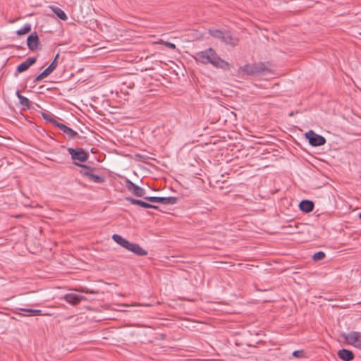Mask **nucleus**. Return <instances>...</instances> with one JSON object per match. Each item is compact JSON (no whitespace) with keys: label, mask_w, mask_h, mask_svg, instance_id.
<instances>
[{"label":"nucleus","mask_w":361,"mask_h":361,"mask_svg":"<svg viewBox=\"0 0 361 361\" xmlns=\"http://www.w3.org/2000/svg\"><path fill=\"white\" fill-rule=\"evenodd\" d=\"M195 59L202 64H211L215 68L224 70L229 66V63L221 59L212 48L198 51Z\"/></svg>","instance_id":"f257e3e1"},{"label":"nucleus","mask_w":361,"mask_h":361,"mask_svg":"<svg viewBox=\"0 0 361 361\" xmlns=\"http://www.w3.org/2000/svg\"><path fill=\"white\" fill-rule=\"evenodd\" d=\"M68 154L71 155L73 164L77 166L84 169L87 168V165L83 164L82 163L88 159V152L82 148L77 147L73 148L69 147L67 149Z\"/></svg>","instance_id":"f03ea898"},{"label":"nucleus","mask_w":361,"mask_h":361,"mask_svg":"<svg viewBox=\"0 0 361 361\" xmlns=\"http://www.w3.org/2000/svg\"><path fill=\"white\" fill-rule=\"evenodd\" d=\"M95 170L94 167L87 166L84 169H80L79 173L82 176L92 183H103L105 182V178L102 175L95 174L93 171Z\"/></svg>","instance_id":"7ed1b4c3"},{"label":"nucleus","mask_w":361,"mask_h":361,"mask_svg":"<svg viewBox=\"0 0 361 361\" xmlns=\"http://www.w3.org/2000/svg\"><path fill=\"white\" fill-rule=\"evenodd\" d=\"M208 32L212 37L219 39L227 44H231L232 46H235L236 44L233 40L232 35L229 31L209 29Z\"/></svg>","instance_id":"20e7f679"},{"label":"nucleus","mask_w":361,"mask_h":361,"mask_svg":"<svg viewBox=\"0 0 361 361\" xmlns=\"http://www.w3.org/2000/svg\"><path fill=\"white\" fill-rule=\"evenodd\" d=\"M343 338L347 344L361 350V332L352 331L348 334H343Z\"/></svg>","instance_id":"39448f33"},{"label":"nucleus","mask_w":361,"mask_h":361,"mask_svg":"<svg viewBox=\"0 0 361 361\" xmlns=\"http://www.w3.org/2000/svg\"><path fill=\"white\" fill-rule=\"evenodd\" d=\"M240 72L246 75H256L264 71V65L260 64H245L240 67Z\"/></svg>","instance_id":"423d86ee"},{"label":"nucleus","mask_w":361,"mask_h":361,"mask_svg":"<svg viewBox=\"0 0 361 361\" xmlns=\"http://www.w3.org/2000/svg\"><path fill=\"white\" fill-rule=\"evenodd\" d=\"M305 137L309 144L312 147H319L326 143V139L324 136L315 133L312 130H310L305 133Z\"/></svg>","instance_id":"0eeeda50"},{"label":"nucleus","mask_w":361,"mask_h":361,"mask_svg":"<svg viewBox=\"0 0 361 361\" xmlns=\"http://www.w3.org/2000/svg\"><path fill=\"white\" fill-rule=\"evenodd\" d=\"M145 200L151 202H159L164 204H174L177 202V197H157V196H147L145 197Z\"/></svg>","instance_id":"6e6552de"},{"label":"nucleus","mask_w":361,"mask_h":361,"mask_svg":"<svg viewBox=\"0 0 361 361\" xmlns=\"http://www.w3.org/2000/svg\"><path fill=\"white\" fill-rule=\"evenodd\" d=\"M126 186L129 191L137 197H144L145 195V190L144 188L136 185L129 179L126 180Z\"/></svg>","instance_id":"1a4fd4ad"},{"label":"nucleus","mask_w":361,"mask_h":361,"mask_svg":"<svg viewBox=\"0 0 361 361\" xmlns=\"http://www.w3.org/2000/svg\"><path fill=\"white\" fill-rule=\"evenodd\" d=\"M125 248L137 256H145L147 254V251L145 250L140 245L130 241L128 242Z\"/></svg>","instance_id":"9d476101"},{"label":"nucleus","mask_w":361,"mask_h":361,"mask_svg":"<svg viewBox=\"0 0 361 361\" xmlns=\"http://www.w3.org/2000/svg\"><path fill=\"white\" fill-rule=\"evenodd\" d=\"M36 57L27 58L24 61L20 63L16 68L18 73L27 71L32 65L36 62Z\"/></svg>","instance_id":"9b49d317"},{"label":"nucleus","mask_w":361,"mask_h":361,"mask_svg":"<svg viewBox=\"0 0 361 361\" xmlns=\"http://www.w3.org/2000/svg\"><path fill=\"white\" fill-rule=\"evenodd\" d=\"M39 37L36 32L31 33L27 38V46L30 51H35L37 48Z\"/></svg>","instance_id":"f8f14e48"},{"label":"nucleus","mask_w":361,"mask_h":361,"mask_svg":"<svg viewBox=\"0 0 361 361\" xmlns=\"http://www.w3.org/2000/svg\"><path fill=\"white\" fill-rule=\"evenodd\" d=\"M126 200L132 204H136L143 208H152V209H157L158 207L154 204H151L149 203H147L146 202H144L141 200L134 199L133 197H126Z\"/></svg>","instance_id":"ddd939ff"},{"label":"nucleus","mask_w":361,"mask_h":361,"mask_svg":"<svg viewBox=\"0 0 361 361\" xmlns=\"http://www.w3.org/2000/svg\"><path fill=\"white\" fill-rule=\"evenodd\" d=\"M338 357L343 361H350L354 358V354L350 350L340 349L337 353Z\"/></svg>","instance_id":"4468645a"},{"label":"nucleus","mask_w":361,"mask_h":361,"mask_svg":"<svg viewBox=\"0 0 361 361\" xmlns=\"http://www.w3.org/2000/svg\"><path fill=\"white\" fill-rule=\"evenodd\" d=\"M63 298L67 302L71 305H75L82 300H85L83 296L75 293L66 294Z\"/></svg>","instance_id":"2eb2a0df"},{"label":"nucleus","mask_w":361,"mask_h":361,"mask_svg":"<svg viewBox=\"0 0 361 361\" xmlns=\"http://www.w3.org/2000/svg\"><path fill=\"white\" fill-rule=\"evenodd\" d=\"M299 209L301 212L308 213L313 210L314 209V203L312 200H302L299 203Z\"/></svg>","instance_id":"dca6fc26"},{"label":"nucleus","mask_w":361,"mask_h":361,"mask_svg":"<svg viewBox=\"0 0 361 361\" xmlns=\"http://www.w3.org/2000/svg\"><path fill=\"white\" fill-rule=\"evenodd\" d=\"M60 130L68 137V139H73L75 137L78 133L73 129L66 126L65 124L62 126Z\"/></svg>","instance_id":"f3484780"},{"label":"nucleus","mask_w":361,"mask_h":361,"mask_svg":"<svg viewBox=\"0 0 361 361\" xmlns=\"http://www.w3.org/2000/svg\"><path fill=\"white\" fill-rule=\"evenodd\" d=\"M112 239L117 244L120 245L121 246H122L124 248L126 247V246L128 242V240H127L126 239L123 238L121 235H120L119 234H116V233L112 235Z\"/></svg>","instance_id":"a211bd4d"},{"label":"nucleus","mask_w":361,"mask_h":361,"mask_svg":"<svg viewBox=\"0 0 361 361\" xmlns=\"http://www.w3.org/2000/svg\"><path fill=\"white\" fill-rule=\"evenodd\" d=\"M52 11L56 14V16L60 18L61 20H66L67 19V16L65 12L57 6L51 7Z\"/></svg>","instance_id":"6ab92c4d"},{"label":"nucleus","mask_w":361,"mask_h":361,"mask_svg":"<svg viewBox=\"0 0 361 361\" xmlns=\"http://www.w3.org/2000/svg\"><path fill=\"white\" fill-rule=\"evenodd\" d=\"M18 100L22 109H29L30 108V101L27 97L23 95Z\"/></svg>","instance_id":"aec40b11"},{"label":"nucleus","mask_w":361,"mask_h":361,"mask_svg":"<svg viewBox=\"0 0 361 361\" xmlns=\"http://www.w3.org/2000/svg\"><path fill=\"white\" fill-rule=\"evenodd\" d=\"M19 310L28 313V316L42 315V310L30 308H19Z\"/></svg>","instance_id":"412c9836"},{"label":"nucleus","mask_w":361,"mask_h":361,"mask_svg":"<svg viewBox=\"0 0 361 361\" xmlns=\"http://www.w3.org/2000/svg\"><path fill=\"white\" fill-rule=\"evenodd\" d=\"M30 30H31V25L30 23H25L21 28L18 29L16 31V34L18 35H25V34L27 33L28 32H30Z\"/></svg>","instance_id":"4be33fe9"},{"label":"nucleus","mask_w":361,"mask_h":361,"mask_svg":"<svg viewBox=\"0 0 361 361\" xmlns=\"http://www.w3.org/2000/svg\"><path fill=\"white\" fill-rule=\"evenodd\" d=\"M53 71L52 66H47L41 73H39V75H41V78H45Z\"/></svg>","instance_id":"5701e85b"},{"label":"nucleus","mask_w":361,"mask_h":361,"mask_svg":"<svg viewBox=\"0 0 361 361\" xmlns=\"http://www.w3.org/2000/svg\"><path fill=\"white\" fill-rule=\"evenodd\" d=\"M325 257V253L323 251H318L312 255L314 260H320Z\"/></svg>","instance_id":"b1692460"},{"label":"nucleus","mask_w":361,"mask_h":361,"mask_svg":"<svg viewBox=\"0 0 361 361\" xmlns=\"http://www.w3.org/2000/svg\"><path fill=\"white\" fill-rule=\"evenodd\" d=\"M59 56V53H57L55 56V57L54 58L53 61L51 62V63L48 66H52V70L54 71L57 66H58V62H57V59Z\"/></svg>","instance_id":"393cba45"},{"label":"nucleus","mask_w":361,"mask_h":361,"mask_svg":"<svg viewBox=\"0 0 361 361\" xmlns=\"http://www.w3.org/2000/svg\"><path fill=\"white\" fill-rule=\"evenodd\" d=\"M292 355L295 357H304V351L302 350H294Z\"/></svg>","instance_id":"a878e982"},{"label":"nucleus","mask_w":361,"mask_h":361,"mask_svg":"<svg viewBox=\"0 0 361 361\" xmlns=\"http://www.w3.org/2000/svg\"><path fill=\"white\" fill-rule=\"evenodd\" d=\"M51 123L55 126L58 129L60 130V128L62 127V126L63 125V123H61L59 121H57L56 120H55L54 118H53V120L51 121Z\"/></svg>","instance_id":"bb28decb"},{"label":"nucleus","mask_w":361,"mask_h":361,"mask_svg":"<svg viewBox=\"0 0 361 361\" xmlns=\"http://www.w3.org/2000/svg\"><path fill=\"white\" fill-rule=\"evenodd\" d=\"M42 116L46 121H49L51 123V121L53 120V118L49 114H48L47 113H42Z\"/></svg>","instance_id":"cd10ccee"},{"label":"nucleus","mask_w":361,"mask_h":361,"mask_svg":"<svg viewBox=\"0 0 361 361\" xmlns=\"http://www.w3.org/2000/svg\"><path fill=\"white\" fill-rule=\"evenodd\" d=\"M164 44L166 47L170 48V49H176V45L175 44L172 43V42H164Z\"/></svg>","instance_id":"c85d7f7f"},{"label":"nucleus","mask_w":361,"mask_h":361,"mask_svg":"<svg viewBox=\"0 0 361 361\" xmlns=\"http://www.w3.org/2000/svg\"><path fill=\"white\" fill-rule=\"evenodd\" d=\"M42 79H43V78H41V75L39 74L38 75L36 76V78H35L34 81L37 82V81H39V80H41Z\"/></svg>","instance_id":"c756f323"},{"label":"nucleus","mask_w":361,"mask_h":361,"mask_svg":"<svg viewBox=\"0 0 361 361\" xmlns=\"http://www.w3.org/2000/svg\"><path fill=\"white\" fill-rule=\"evenodd\" d=\"M78 291H80V292H82V293H93L94 292L93 291H87V290H85L84 289H81V290H77Z\"/></svg>","instance_id":"7c9ffc66"},{"label":"nucleus","mask_w":361,"mask_h":361,"mask_svg":"<svg viewBox=\"0 0 361 361\" xmlns=\"http://www.w3.org/2000/svg\"><path fill=\"white\" fill-rule=\"evenodd\" d=\"M16 97H18V99H20V97L23 96L22 94H20V92L18 90L16 91Z\"/></svg>","instance_id":"2f4dec72"},{"label":"nucleus","mask_w":361,"mask_h":361,"mask_svg":"<svg viewBox=\"0 0 361 361\" xmlns=\"http://www.w3.org/2000/svg\"><path fill=\"white\" fill-rule=\"evenodd\" d=\"M358 217L360 219H361V212L358 214Z\"/></svg>","instance_id":"473e14b6"}]
</instances>
